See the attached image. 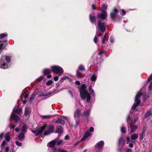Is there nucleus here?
I'll return each mask as SVG.
<instances>
[{
  "label": "nucleus",
  "instance_id": "nucleus-1",
  "mask_svg": "<svg viewBox=\"0 0 152 152\" xmlns=\"http://www.w3.org/2000/svg\"><path fill=\"white\" fill-rule=\"evenodd\" d=\"M87 87L86 85L83 84L81 85L79 90L81 99L83 100L86 99L87 101L89 102L91 99L90 95L86 90Z\"/></svg>",
  "mask_w": 152,
  "mask_h": 152
},
{
  "label": "nucleus",
  "instance_id": "nucleus-2",
  "mask_svg": "<svg viewBox=\"0 0 152 152\" xmlns=\"http://www.w3.org/2000/svg\"><path fill=\"white\" fill-rule=\"evenodd\" d=\"M11 61V56H2L0 59V68L4 69L8 68L10 65Z\"/></svg>",
  "mask_w": 152,
  "mask_h": 152
},
{
  "label": "nucleus",
  "instance_id": "nucleus-3",
  "mask_svg": "<svg viewBox=\"0 0 152 152\" xmlns=\"http://www.w3.org/2000/svg\"><path fill=\"white\" fill-rule=\"evenodd\" d=\"M142 98L143 99V102H145V99H146V95L142 94V93L140 91H139L137 94L135 96L134 103L132 107V110L135 109L136 107L138 106L140 103L141 99Z\"/></svg>",
  "mask_w": 152,
  "mask_h": 152
},
{
  "label": "nucleus",
  "instance_id": "nucleus-4",
  "mask_svg": "<svg viewBox=\"0 0 152 152\" xmlns=\"http://www.w3.org/2000/svg\"><path fill=\"white\" fill-rule=\"evenodd\" d=\"M53 73L57 74L59 76H60L63 74L64 71L63 69L58 66H53L51 67Z\"/></svg>",
  "mask_w": 152,
  "mask_h": 152
},
{
  "label": "nucleus",
  "instance_id": "nucleus-5",
  "mask_svg": "<svg viewBox=\"0 0 152 152\" xmlns=\"http://www.w3.org/2000/svg\"><path fill=\"white\" fill-rule=\"evenodd\" d=\"M46 127V125L45 124L40 128L35 130H32V132L36 134L37 136H41L45 128Z\"/></svg>",
  "mask_w": 152,
  "mask_h": 152
},
{
  "label": "nucleus",
  "instance_id": "nucleus-6",
  "mask_svg": "<svg viewBox=\"0 0 152 152\" xmlns=\"http://www.w3.org/2000/svg\"><path fill=\"white\" fill-rule=\"evenodd\" d=\"M98 30H100L102 32H103L106 31V27L105 24L104 23H102L100 21H99L98 22V26L97 28Z\"/></svg>",
  "mask_w": 152,
  "mask_h": 152
},
{
  "label": "nucleus",
  "instance_id": "nucleus-7",
  "mask_svg": "<svg viewBox=\"0 0 152 152\" xmlns=\"http://www.w3.org/2000/svg\"><path fill=\"white\" fill-rule=\"evenodd\" d=\"M58 140V138H57L50 141L47 144V146L48 147L53 148Z\"/></svg>",
  "mask_w": 152,
  "mask_h": 152
},
{
  "label": "nucleus",
  "instance_id": "nucleus-8",
  "mask_svg": "<svg viewBox=\"0 0 152 152\" xmlns=\"http://www.w3.org/2000/svg\"><path fill=\"white\" fill-rule=\"evenodd\" d=\"M132 116V113L130 112L129 114L127 117L126 118V121L128 123L129 121H131L132 124H134L138 120V118H135L134 119V121L132 120V118L131 117Z\"/></svg>",
  "mask_w": 152,
  "mask_h": 152
},
{
  "label": "nucleus",
  "instance_id": "nucleus-9",
  "mask_svg": "<svg viewBox=\"0 0 152 152\" xmlns=\"http://www.w3.org/2000/svg\"><path fill=\"white\" fill-rule=\"evenodd\" d=\"M118 11V9L116 8H114L113 10V11L110 13L111 18L113 20L114 19L116 16Z\"/></svg>",
  "mask_w": 152,
  "mask_h": 152
},
{
  "label": "nucleus",
  "instance_id": "nucleus-10",
  "mask_svg": "<svg viewBox=\"0 0 152 152\" xmlns=\"http://www.w3.org/2000/svg\"><path fill=\"white\" fill-rule=\"evenodd\" d=\"M107 14L106 11L103 10L101 13L98 15V17L100 18L103 20L106 19L107 18Z\"/></svg>",
  "mask_w": 152,
  "mask_h": 152
},
{
  "label": "nucleus",
  "instance_id": "nucleus-11",
  "mask_svg": "<svg viewBox=\"0 0 152 152\" xmlns=\"http://www.w3.org/2000/svg\"><path fill=\"white\" fill-rule=\"evenodd\" d=\"M90 110L88 109L84 112L81 115V116L83 119H86L88 120V118L90 114Z\"/></svg>",
  "mask_w": 152,
  "mask_h": 152
},
{
  "label": "nucleus",
  "instance_id": "nucleus-12",
  "mask_svg": "<svg viewBox=\"0 0 152 152\" xmlns=\"http://www.w3.org/2000/svg\"><path fill=\"white\" fill-rule=\"evenodd\" d=\"M80 110L78 109L76 110L74 113V118L78 119L80 117Z\"/></svg>",
  "mask_w": 152,
  "mask_h": 152
},
{
  "label": "nucleus",
  "instance_id": "nucleus-13",
  "mask_svg": "<svg viewBox=\"0 0 152 152\" xmlns=\"http://www.w3.org/2000/svg\"><path fill=\"white\" fill-rule=\"evenodd\" d=\"M14 110H13L12 114L10 116L11 117L13 118L14 121L16 123L17 122H18V121L19 120L20 118L19 117H18V115H14Z\"/></svg>",
  "mask_w": 152,
  "mask_h": 152
},
{
  "label": "nucleus",
  "instance_id": "nucleus-14",
  "mask_svg": "<svg viewBox=\"0 0 152 152\" xmlns=\"http://www.w3.org/2000/svg\"><path fill=\"white\" fill-rule=\"evenodd\" d=\"M133 124H131L130 125V127L131 129V131L129 132V134L134 132L138 128V126L136 125H133Z\"/></svg>",
  "mask_w": 152,
  "mask_h": 152
},
{
  "label": "nucleus",
  "instance_id": "nucleus-15",
  "mask_svg": "<svg viewBox=\"0 0 152 152\" xmlns=\"http://www.w3.org/2000/svg\"><path fill=\"white\" fill-rule=\"evenodd\" d=\"M151 115H152V108L150 109L147 111L144 117L146 118Z\"/></svg>",
  "mask_w": 152,
  "mask_h": 152
},
{
  "label": "nucleus",
  "instance_id": "nucleus-16",
  "mask_svg": "<svg viewBox=\"0 0 152 152\" xmlns=\"http://www.w3.org/2000/svg\"><path fill=\"white\" fill-rule=\"evenodd\" d=\"M138 137V134L137 133L131 135V142H133V141L137 139Z\"/></svg>",
  "mask_w": 152,
  "mask_h": 152
},
{
  "label": "nucleus",
  "instance_id": "nucleus-17",
  "mask_svg": "<svg viewBox=\"0 0 152 152\" xmlns=\"http://www.w3.org/2000/svg\"><path fill=\"white\" fill-rule=\"evenodd\" d=\"M53 152H68L67 151L65 150L63 148H62L60 147L58 148H54L53 150Z\"/></svg>",
  "mask_w": 152,
  "mask_h": 152
},
{
  "label": "nucleus",
  "instance_id": "nucleus-18",
  "mask_svg": "<svg viewBox=\"0 0 152 152\" xmlns=\"http://www.w3.org/2000/svg\"><path fill=\"white\" fill-rule=\"evenodd\" d=\"M104 143L103 141H100L97 144L96 147L98 149H102L103 147Z\"/></svg>",
  "mask_w": 152,
  "mask_h": 152
},
{
  "label": "nucleus",
  "instance_id": "nucleus-19",
  "mask_svg": "<svg viewBox=\"0 0 152 152\" xmlns=\"http://www.w3.org/2000/svg\"><path fill=\"white\" fill-rule=\"evenodd\" d=\"M97 77V74L96 73H94L90 77V80L92 81H95Z\"/></svg>",
  "mask_w": 152,
  "mask_h": 152
},
{
  "label": "nucleus",
  "instance_id": "nucleus-20",
  "mask_svg": "<svg viewBox=\"0 0 152 152\" xmlns=\"http://www.w3.org/2000/svg\"><path fill=\"white\" fill-rule=\"evenodd\" d=\"M52 92L50 91H49L48 92H45V93H42L39 94H38L39 97L41 96H47L51 94Z\"/></svg>",
  "mask_w": 152,
  "mask_h": 152
},
{
  "label": "nucleus",
  "instance_id": "nucleus-21",
  "mask_svg": "<svg viewBox=\"0 0 152 152\" xmlns=\"http://www.w3.org/2000/svg\"><path fill=\"white\" fill-rule=\"evenodd\" d=\"M63 131V129L62 127L61 126H59L57 127L56 132L61 134L62 132Z\"/></svg>",
  "mask_w": 152,
  "mask_h": 152
},
{
  "label": "nucleus",
  "instance_id": "nucleus-22",
  "mask_svg": "<svg viewBox=\"0 0 152 152\" xmlns=\"http://www.w3.org/2000/svg\"><path fill=\"white\" fill-rule=\"evenodd\" d=\"M25 135L24 133H21L19 134L18 136V139L20 141L23 140L24 139Z\"/></svg>",
  "mask_w": 152,
  "mask_h": 152
},
{
  "label": "nucleus",
  "instance_id": "nucleus-23",
  "mask_svg": "<svg viewBox=\"0 0 152 152\" xmlns=\"http://www.w3.org/2000/svg\"><path fill=\"white\" fill-rule=\"evenodd\" d=\"M90 19L92 23H95V17L94 15L90 14Z\"/></svg>",
  "mask_w": 152,
  "mask_h": 152
},
{
  "label": "nucleus",
  "instance_id": "nucleus-24",
  "mask_svg": "<svg viewBox=\"0 0 152 152\" xmlns=\"http://www.w3.org/2000/svg\"><path fill=\"white\" fill-rule=\"evenodd\" d=\"M88 90L91 94L93 96L95 95V94L94 90L92 88V87L91 86H88Z\"/></svg>",
  "mask_w": 152,
  "mask_h": 152
},
{
  "label": "nucleus",
  "instance_id": "nucleus-25",
  "mask_svg": "<svg viewBox=\"0 0 152 152\" xmlns=\"http://www.w3.org/2000/svg\"><path fill=\"white\" fill-rule=\"evenodd\" d=\"M76 75L77 78H81L83 77V75L78 70L76 71Z\"/></svg>",
  "mask_w": 152,
  "mask_h": 152
},
{
  "label": "nucleus",
  "instance_id": "nucleus-26",
  "mask_svg": "<svg viewBox=\"0 0 152 152\" xmlns=\"http://www.w3.org/2000/svg\"><path fill=\"white\" fill-rule=\"evenodd\" d=\"M50 70L48 69H46L43 70V73L45 75L50 73Z\"/></svg>",
  "mask_w": 152,
  "mask_h": 152
},
{
  "label": "nucleus",
  "instance_id": "nucleus-27",
  "mask_svg": "<svg viewBox=\"0 0 152 152\" xmlns=\"http://www.w3.org/2000/svg\"><path fill=\"white\" fill-rule=\"evenodd\" d=\"M56 123L57 124H60L62 125H63L65 123L64 121L61 119L58 118L57 121H56Z\"/></svg>",
  "mask_w": 152,
  "mask_h": 152
},
{
  "label": "nucleus",
  "instance_id": "nucleus-28",
  "mask_svg": "<svg viewBox=\"0 0 152 152\" xmlns=\"http://www.w3.org/2000/svg\"><path fill=\"white\" fill-rule=\"evenodd\" d=\"M27 129V126L26 124H25L23 125V127L21 128L20 130L23 133H25L26 132Z\"/></svg>",
  "mask_w": 152,
  "mask_h": 152
},
{
  "label": "nucleus",
  "instance_id": "nucleus-29",
  "mask_svg": "<svg viewBox=\"0 0 152 152\" xmlns=\"http://www.w3.org/2000/svg\"><path fill=\"white\" fill-rule=\"evenodd\" d=\"M30 109L28 107H26L25 112V115H28L30 113Z\"/></svg>",
  "mask_w": 152,
  "mask_h": 152
},
{
  "label": "nucleus",
  "instance_id": "nucleus-30",
  "mask_svg": "<svg viewBox=\"0 0 152 152\" xmlns=\"http://www.w3.org/2000/svg\"><path fill=\"white\" fill-rule=\"evenodd\" d=\"M10 134L9 132H8L6 134L5 136V138L6 140L7 141H9L10 140Z\"/></svg>",
  "mask_w": 152,
  "mask_h": 152
},
{
  "label": "nucleus",
  "instance_id": "nucleus-31",
  "mask_svg": "<svg viewBox=\"0 0 152 152\" xmlns=\"http://www.w3.org/2000/svg\"><path fill=\"white\" fill-rule=\"evenodd\" d=\"M2 41H0V54L2 53V51L4 48L3 47V43Z\"/></svg>",
  "mask_w": 152,
  "mask_h": 152
},
{
  "label": "nucleus",
  "instance_id": "nucleus-32",
  "mask_svg": "<svg viewBox=\"0 0 152 152\" xmlns=\"http://www.w3.org/2000/svg\"><path fill=\"white\" fill-rule=\"evenodd\" d=\"M56 143H57V145H59L62 144H64V142L63 140H58Z\"/></svg>",
  "mask_w": 152,
  "mask_h": 152
},
{
  "label": "nucleus",
  "instance_id": "nucleus-33",
  "mask_svg": "<svg viewBox=\"0 0 152 152\" xmlns=\"http://www.w3.org/2000/svg\"><path fill=\"white\" fill-rule=\"evenodd\" d=\"M145 130H143L142 131V132L140 134V137L139 138L140 140H142L143 138V135L144 134Z\"/></svg>",
  "mask_w": 152,
  "mask_h": 152
},
{
  "label": "nucleus",
  "instance_id": "nucleus-34",
  "mask_svg": "<svg viewBox=\"0 0 152 152\" xmlns=\"http://www.w3.org/2000/svg\"><path fill=\"white\" fill-rule=\"evenodd\" d=\"M52 116L50 115H41V117L43 119H49L51 118Z\"/></svg>",
  "mask_w": 152,
  "mask_h": 152
},
{
  "label": "nucleus",
  "instance_id": "nucleus-35",
  "mask_svg": "<svg viewBox=\"0 0 152 152\" xmlns=\"http://www.w3.org/2000/svg\"><path fill=\"white\" fill-rule=\"evenodd\" d=\"M119 143L121 144H124L125 142L123 137H121L119 140Z\"/></svg>",
  "mask_w": 152,
  "mask_h": 152
},
{
  "label": "nucleus",
  "instance_id": "nucleus-36",
  "mask_svg": "<svg viewBox=\"0 0 152 152\" xmlns=\"http://www.w3.org/2000/svg\"><path fill=\"white\" fill-rule=\"evenodd\" d=\"M53 126L52 125H50L48 127V129L50 132V133H51L53 132Z\"/></svg>",
  "mask_w": 152,
  "mask_h": 152
},
{
  "label": "nucleus",
  "instance_id": "nucleus-37",
  "mask_svg": "<svg viewBox=\"0 0 152 152\" xmlns=\"http://www.w3.org/2000/svg\"><path fill=\"white\" fill-rule=\"evenodd\" d=\"M14 110V113H19L22 111V109L21 108H17L16 110L13 109Z\"/></svg>",
  "mask_w": 152,
  "mask_h": 152
},
{
  "label": "nucleus",
  "instance_id": "nucleus-38",
  "mask_svg": "<svg viewBox=\"0 0 152 152\" xmlns=\"http://www.w3.org/2000/svg\"><path fill=\"white\" fill-rule=\"evenodd\" d=\"M36 96V94H33L30 99L29 102H31L35 98Z\"/></svg>",
  "mask_w": 152,
  "mask_h": 152
},
{
  "label": "nucleus",
  "instance_id": "nucleus-39",
  "mask_svg": "<svg viewBox=\"0 0 152 152\" xmlns=\"http://www.w3.org/2000/svg\"><path fill=\"white\" fill-rule=\"evenodd\" d=\"M78 69L81 71H83L85 70L84 66L82 65H80L78 67Z\"/></svg>",
  "mask_w": 152,
  "mask_h": 152
},
{
  "label": "nucleus",
  "instance_id": "nucleus-40",
  "mask_svg": "<svg viewBox=\"0 0 152 152\" xmlns=\"http://www.w3.org/2000/svg\"><path fill=\"white\" fill-rule=\"evenodd\" d=\"M102 6L103 9V10L106 11V10L107 9V5L106 4H103L102 5Z\"/></svg>",
  "mask_w": 152,
  "mask_h": 152
},
{
  "label": "nucleus",
  "instance_id": "nucleus-41",
  "mask_svg": "<svg viewBox=\"0 0 152 152\" xmlns=\"http://www.w3.org/2000/svg\"><path fill=\"white\" fill-rule=\"evenodd\" d=\"M148 89L149 91L152 90V81L150 83L148 86Z\"/></svg>",
  "mask_w": 152,
  "mask_h": 152
},
{
  "label": "nucleus",
  "instance_id": "nucleus-42",
  "mask_svg": "<svg viewBox=\"0 0 152 152\" xmlns=\"http://www.w3.org/2000/svg\"><path fill=\"white\" fill-rule=\"evenodd\" d=\"M7 36V33H3L0 34V38L2 39L4 37Z\"/></svg>",
  "mask_w": 152,
  "mask_h": 152
},
{
  "label": "nucleus",
  "instance_id": "nucleus-43",
  "mask_svg": "<svg viewBox=\"0 0 152 152\" xmlns=\"http://www.w3.org/2000/svg\"><path fill=\"white\" fill-rule=\"evenodd\" d=\"M53 83V81L51 80H49L46 83V85L48 86H49Z\"/></svg>",
  "mask_w": 152,
  "mask_h": 152
},
{
  "label": "nucleus",
  "instance_id": "nucleus-44",
  "mask_svg": "<svg viewBox=\"0 0 152 152\" xmlns=\"http://www.w3.org/2000/svg\"><path fill=\"white\" fill-rule=\"evenodd\" d=\"M106 37L107 34L105 33L104 36L102 40V42L103 43H104L105 42Z\"/></svg>",
  "mask_w": 152,
  "mask_h": 152
},
{
  "label": "nucleus",
  "instance_id": "nucleus-45",
  "mask_svg": "<svg viewBox=\"0 0 152 152\" xmlns=\"http://www.w3.org/2000/svg\"><path fill=\"white\" fill-rule=\"evenodd\" d=\"M51 133L49 130H46L44 132V134L45 135H47L50 134Z\"/></svg>",
  "mask_w": 152,
  "mask_h": 152
},
{
  "label": "nucleus",
  "instance_id": "nucleus-46",
  "mask_svg": "<svg viewBox=\"0 0 152 152\" xmlns=\"http://www.w3.org/2000/svg\"><path fill=\"white\" fill-rule=\"evenodd\" d=\"M121 131L123 133H124L126 132V128L124 127H121Z\"/></svg>",
  "mask_w": 152,
  "mask_h": 152
},
{
  "label": "nucleus",
  "instance_id": "nucleus-47",
  "mask_svg": "<svg viewBox=\"0 0 152 152\" xmlns=\"http://www.w3.org/2000/svg\"><path fill=\"white\" fill-rule=\"evenodd\" d=\"M91 134L88 131L85 132L84 135L88 137Z\"/></svg>",
  "mask_w": 152,
  "mask_h": 152
},
{
  "label": "nucleus",
  "instance_id": "nucleus-48",
  "mask_svg": "<svg viewBox=\"0 0 152 152\" xmlns=\"http://www.w3.org/2000/svg\"><path fill=\"white\" fill-rule=\"evenodd\" d=\"M44 79V77L43 76H40L38 78L37 80V81H40Z\"/></svg>",
  "mask_w": 152,
  "mask_h": 152
},
{
  "label": "nucleus",
  "instance_id": "nucleus-49",
  "mask_svg": "<svg viewBox=\"0 0 152 152\" xmlns=\"http://www.w3.org/2000/svg\"><path fill=\"white\" fill-rule=\"evenodd\" d=\"M15 143L18 146H21L22 144H21V143L19 142L18 141H16L15 142Z\"/></svg>",
  "mask_w": 152,
  "mask_h": 152
},
{
  "label": "nucleus",
  "instance_id": "nucleus-50",
  "mask_svg": "<svg viewBox=\"0 0 152 152\" xmlns=\"http://www.w3.org/2000/svg\"><path fill=\"white\" fill-rule=\"evenodd\" d=\"M121 15H125L126 13V11L123 9H122L121 10Z\"/></svg>",
  "mask_w": 152,
  "mask_h": 152
},
{
  "label": "nucleus",
  "instance_id": "nucleus-51",
  "mask_svg": "<svg viewBox=\"0 0 152 152\" xmlns=\"http://www.w3.org/2000/svg\"><path fill=\"white\" fill-rule=\"evenodd\" d=\"M152 80V73L151 76L148 78V82H150Z\"/></svg>",
  "mask_w": 152,
  "mask_h": 152
},
{
  "label": "nucleus",
  "instance_id": "nucleus-52",
  "mask_svg": "<svg viewBox=\"0 0 152 152\" xmlns=\"http://www.w3.org/2000/svg\"><path fill=\"white\" fill-rule=\"evenodd\" d=\"M4 136V134L3 133H1L0 134V140H2Z\"/></svg>",
  "mask_w": 152,
  "mask_h": 152
},
{
  "label": "nucleus",
  "instance_id": "nucleus-53",
  "mask_svg": "<svg viewBox=\"0 0 152 152\" xmlns=\"http://www.w3.org/2000/svg\"><path fill=\"white\" fill-rule=\"evenodd\" d=\"M96 29H97V31H96V34H97V35L99 36H101L102 35V33L100 32L99 33H98V32L99 31V30H98V29L97 28H96Z\"/></svg>",
  "mask_w": 152,
  "mask_h": 152
},
{
  "label": "nucleus",
  "instance_id": "nucleus-54",
  "mask_svg": "<svg viewBox=\"0 0 152 152\" xmlns=\"http://www.w3.org/2000/svg\"><path fill=\"white\" fill-rule=\"evenodd\" d=\"M98 39H97V37L96 36H95L94 38V42L96 44H97V41H98Z\"/></svg>",
  "mask_w": 152,
  "mask_h": 152
},
{
  "label": "nucleus",
  "instance_id": "nucleus-55",
  "mask_svg": "<svg viewBox=\"0 0 152 152\" xmlns=\"http://www.w3.org/2000/svg\"><path fill=\"white\" fill-rule=\"evenodd\" d=\"M58 77L57 76H55L53 78V80L55 81H57L58 80Z\"/></svg>",
  "mask_w": 152,
  "mask_h": 152
},
{
  "label": "nucleus",
  "instance_id": "nucleus-56",
  "mask_svg": "<svg viewBox=\"0 0 152 152\" xmlns=\"http://www.w3.org/2000/svg\"><path fill=\"white\" fill-rule=\"evenodd\" d=\"M5 152H8L9 150V146L7 147L5 149Z\"/></svg>",
  "mask_w": 152,
  "mask_h": 152
},
{
  "label": "nucleus",
  "instance_id": "nucleus-57",
  "mask_svg": "<svg viewBox=\"0 0 152 152\" xmlns=\"http://www.w3.org/2000/svg\"><path fill=\"white\" fill-rule=\"evenodd\" d=\"M88 137L85 136V135L82 138L81 140L83 141L86 140Z\"/></svg>",
  "mask_w": 152,
  "mask_h": 152
},
{
  "label": "nucleus",
  "instance_id": "nucleus-58",
  "mask_svg": "<svg viewBox=\"0 0 152 152\" xmlns=\"http://www.w3.org/2000/svg\"><path fill=\"white\" fill-rule=\"evenodd\" d=\"M126 140L127 141V143H129L130 141V138L129 137H127L126 138Z\"/></svg>",
  "mask_w": 152,
  "mask_h": 152
},
{
  "label": "nucleus",
  "instance_id": "nucleus-59",
  "mask_svg": "<svg viewBox=\"0 0 152 152\" xmlns=\"http://www.w3.org/2000/svg\"><path fill=\"white\" fill-rule=\"evenodd\" d=\"M129 146L130 148H132L133 146V145L132 143H129Z\"/></svg>",
  "mask_w": 152,
  "mask_h": 152
},
{
  "label": "nucleus",
  "instance_id": "nucleus-60",
  "mask_svg": "<svg viewBox=\"0 0 152 152\" xmlns=\"http://www.w3.org/2000/svg\"><path fill=\"white\" fill-rule=\"evenodd\" d=\"M65 139L66 140H68L69 139V136L68 135H66L65 137Z\"/></svg>",
  "mask_w": 152,
  "mask_h": 152
},
{
  "label": "nucleus",
  "instance_id": "nucleus-61",
  "mask_svg": "<svg viewBox=\"0 0 152 152\" xmlns=\"http://www.w3.org/2000/svg\"><path fill=\"white\" fill-rule=\"evenodd\" d=\"M6 143L5 141L4 140L2 142L1 145H2V146H4L6 144Z\"/></svg>",
  "mask_w": 152,
  "mask_h": 152
},
{
  "label": "nucleus",
  "instance_id": "nucleus-62",
  "mask_svg": "<svg viewBox=\"0 0 152 152\" xmlns=\"http://www.w3.org/2000/svg\"><path fill=\"white\" fill-rule=\"evenodd\" d=\"M132 152V150L131 149H128L125 151V152Z\"/></svg>",
  "mask_w": 152,
  "mask_h": 152
},
{
  "label": "nucleus",
  "instance_id": "nucleus-63",
  "mask_svg": "<svg viewBox=\"0 0 152 152\" xmlns=\"http://www.w3.org/2000/svg\"><path fill=\"white\" fill-rule=\"evenodd\" d=\"M94 128L93 127H90V132H92L94 131Z\"/></svg>",
  "mask_w": 152,
  "mask_h": 152
},
{
  "label": "nucleus",
  "instance_id": "nucleus-64",
  "mask_svg": "<svg viewBox=\"0 0 152 152\" xmlns=\"http://www.w3.org/2000/svg\"><path fill=\"white\" fill-rule=\"evenodd\" d=\"M75 83L77 85H80V83L78 81H76Z\"/></svg>",
  "mask_w": 152,
  "mask_h": 152
}]
</instances>
